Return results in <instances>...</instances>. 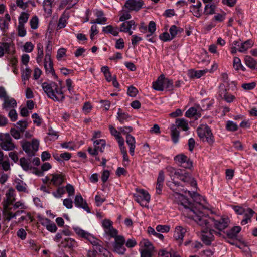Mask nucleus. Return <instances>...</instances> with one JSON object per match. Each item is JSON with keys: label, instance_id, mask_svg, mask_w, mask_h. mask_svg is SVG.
<instances>
[{"label": "nucleus", "instance_id": "4", "mask_svg": "<svg viewBox=\"0 0 257 257\" xmlns=\"http://www.w3.org/2000/svg\"><path fill=\"white\" fill-rule=\"evenodd\" d=\"M177 128L183 131H187L189 128L188 122L184 118L177 119L175 124H172L170 127L171 136L172 141L176 144L179 141V131Z\"/></svg>", "mask_w": 257, "mask_h": 257}, {"label": "nucleus", "instance_id": "2", "mask_svg": "<svg viewBox=\"0 0 257 257\" xmlns=\"http://www.w3.org/2000/svg\"><path fill=\"white\" fill-rule=\"evenodd\" d=\"M195 222L200 226L206 227L207 228H211L213 226L218 230L222 231L225 229L228 225L229 219L227 218H221L219 220L215 219L209 217L208 215H206L202 212L200 213L199 216H196Z\"/></svg>", "mask_w": 257, "mask_h": 257}, {"label": "nucleus", "instance_id": "45", "mask_svg": "<svg viewBox=\"0 0 257 257\" xmlns=\"http://www.w3.org/2000/svg\"><path fill=\"white\" fill-rule=\"evenodd\" d=\"M219 96H234V94L229 91V89L227 90L224 86L220 85L219 87Z\"/></svg>", "mask_w": 257, "mask_h": 257}, {"label": "nucleus", "instance_id": "7", "mask_svg": "<svg viewBox=\"0 0 257 257\" xmlns=\"http://www.w3.org/2000/svg\"><path fill=\"white\" fill-rule=\"evenodd\" d=\"M199 137L203 141L207 142L209 144L213 143L214 140L211 130L207 125H201L197 130Z\"/></svg>", "mask_w": 257, "mask_h": 257}, {"label": "nucleus", "instance_id": "16", "mask_svg": "<svg viewBox=\"0 0 257 257\" xmlns=\"http://www.w3.org/2000/svg\"><path fill=\"white\" fill-rule=\"evenodd\" d=\"M144 4L143 0H127L124 6L131 11H138L142 8Z\"/></svg>", "mask_w": 257, "mask_h": 257}, {"label": "nucleus", "instance_id": "27", "mask_svg": "<svg viewBox=\"0 0 257 257\" xmlns=\"http://www.w3.org/2000/svg\"><path fill=\"white\" fill-rule=\"evenodd\" d=\"M164 80V75L161 74L157 79L153 82L152 87L154 89L157 91H163V81Z\"/></svg>", "mask_w": 257, "mask_h": 257}, {"label": "nucleus", "instance_id": "30", "mask_svg": "<svg viewBox=\"0 0 257 257\" xmlns=\"http://www.w3.org/2000/svg\"><path fill=\"white\" fill-rule=\"evenodd\" d=\"M61 244L65 247H68L69 248H74L77 247V244L75 240L72 238L67 237L63 239Z\"/></svg>", "mask_w": 257, "mask_h": 257}, {"label": "nucleus", "instance_id": "11", "mask_svg": "<svg viewBox=\"0 0 257 257\" xmlns=\"http://www.w3.org/2000/svg\"><path fill=\"white\" fill-rule=\"evenodd\" d=\"M114 238V241L112 243L113 251L119 255L124 254L126 251L124 245L125 242L124 237L122 235H118Z\"/></svg>", "mask_w": 257, "mask_h": 257}, {"label": "nucleus", "instance_id": "31", "mask_svg": "<svg viewBox=\"0 0 257 257\" xmlns=\"http://www.w3.org/2000/svg\"><path fill=\"white\" fill-rule=\"evenodd\" d=\"M253 43L252 41L249 39L244 42L240 43V45L237 50L240 52H244L246 51L249 48L253 46Z\"/></svg>", "mask_w": 257, "mask_h": 257}, {"label": "nucleus", "instance_id": "25", "mask_svg": "<svg viewBox=\"0 0 257 257\" xmlns=\"http://www.w3.org/2000/svg\"><path fill=\"white\" fill-rule=\"evenodd\" d=\"M186 232V229L185 228L180 226H177L174 231V238L180 243L182 242Z\"/></svg>", "mask_w": 257, "mask_h": 257}, {"label": "nucleus", "instance_id": "40", "mask_svg": "<svg viewBox=\"0 0 257 257\" xmlns=\"http://www.w3.org/2000/svg\"><path fill=\"white\" fill-rule=\"evenodd\" d=\"M141 249L153 250L151 243L147 239L143 238L139 243Z\"/></svg>", "mask_w": 257, "mask_h": 257}, {"label": "nucleus", "instance_id": "37", "mask_svg": "<svg viewBox=\"0 0 257 257\" xmlns=\"http://www.w3.org/2000/svg\"><path fill=\"white\" fill-rule=\"evenodd\" d=\"M241 230V227L238 226H234L227 231V235L229 238H235Z\"/></svg>", "mask_w": 257, "mask_h": 257}, {"label": "nucleus", "instance_id": "24", "mask_svg": "<svg viewBox=\"0 0 257 257\" xmlns=\"http://www.w3.org/2000/svg\"><path fill=\"white\" fill-rule=\"evenodd\" d=\"M17 106L16 101L12 98L5 97L3 104V108L6 110H10L14 109Z\"/></svg>", "mask_w": 257, "mask_h": 257}, {"label": "nucleus", "instance_id": "32", "mask_svg": "<svg viewBox=\"0 0 257 257\" xmlns=\"http://www.w3.org/2000/svg\"><path fill=\"white\" fill-rule=\"evenodd\" d=\"M126 143L129 146L130 153L132 156H133L134 154V150L135 148V138L130 135H127L126 136Z\"/></svg>", "mask_w": 257, "mask_h": 257}, {"label": "nucleus", "instance_id": "18", "mask_svg": "<svg viewBox=\"0 0 257 257\" xmlns=\"http://www.w3.org/2000/svg\"><path fill=\"white\" fill-rule=\"evenodd\" d=\"M95 16L97 17L95 20L91 21L92 24H104L106 23L107 19L104 17V13L103 11L98 9H95L93 11Z\"/></svg>", "mask_w": 257, "mask_h": 257}, {"label": "nucleus", "instance_id": "6", "mask_svg": "<svg viewBox=\"0 0 257 257\" xmlns=\"http://www.w3.org/2000/svg\"><path fill=\"white\" fill-rule=\"evenodd\" d=\"M23 150L30 157L34 156L38 150L39 141L36 139H33L32 142L23 141L21 142Z\"/></svg>", "mask_w": 257, "mask_h": 257}, {"label": "nucleus", "instance_id": "19", "mask_svg": "<svg viewBox=\"0 0 257 257\" xmlns=\"http://www.w3.org/2000/svg\"><path fill=\"white\" fill-rule=\"evenodd\" d=\"M14 45L9 42L0 43V58L3 57L5 53L11 54L15 51Z\"/></svg>", "mask_w": 257, "mask_h": 257}, {"label": "nucleus", "instance_id": "15", "mask_svg": "<svg viewBox=\"0 0 257 257\" xmlns=\"http://www.w3.org/2000/svg\"><path fill=\"white\" fill-rule=\"evenodd\" d=\"M174 160L178 165L182 167L190 169L192 166V162L183 154L176 155Z\"/></svg>", "mask_w": 257, "mask_h": 257}, {"label": "nucleus", "instance_id": "55", "mask_svg": "<svg viewBox=\"0 0 257 257\" xmlns=\"http://www.w3.org/2000/svg\"><path fill=\"white\" fill-rule=\"evenodd\" d=\"M15 126L19 129L20 131L23 132L25 131L28 126V123L26 121L20 120L16 123Z\"/></svg>", "mask_w": 257, "mask_h": 257}, {"label": "nucleus", "instance_id": "47", "mask_svg": "<svg viewBox=\"0 0 257 257\" xmlns=\"http://www.w3.org/2000/svg\"><path fill=\"white\" fill-rule=\"evenodd\" d=\"M215 5L214 4H206L204 8V14L205 15H212L215 13Z\"/></svg>", "mask_w": 257, "mask_h": 257}, {"label": "nucleus", "instance_id": "33", "mask_svg": "<svg viewBox=\"0 0 257 257\" xmlns=\"http://www.w3.org/2000/svg\"><path fill=\"white\" fill-rule=\"evenodd\" d=\"M245 64L251 69L257 70V61L250 56H246L244 58Z\"/></svg>", "mask_w": 257, "mask_h": 257}, {"label": "nucleus", "instance_id": "34", "mask_svg": "<svg viewBox=\"0 0 257 257\" xmlns=\"http://www.w3.org/2000/svg\"><path fill=\"white\" fill-rule=\"evenodd\" d=\"M20 163L23 169L25 171H30L33 168L30 160L25 158H21L20 160Z\"/></svg>", "mask_w": 257, "mask_h": 257}, {"label": "nucleus", "instance_id": "8", "mask_svg": "<svg viewBox=\"0 0 257 257\" xmlns=\"http://www.w3.org/2000/svg\"><path fill=\"white\" fill-rule=\"evenodd\" d=\"M170 170L171 172L174 173V177L181 180L184 182L189 183L193 187H196L197 185L196 181L188 173L180 169L176 170L174 168H170Z\"/></svg>", "mask_w": 257, "mask_h": 257}, {"label": "nucleus", "instance_id": "21", "mask_svg": "<svg viewBox=\"0 0 257 257\" xmlns=\"http://www.w3.org/2000/svg\"><path fill=\"white\" fill-rule=\"evenodd\" d=\"M74 203L76 207L81 208L88 213L90 212V210L86 202L83 199L81 194H77L75 196Z\"/></svg>", "mask_w": 257, "mask_h": 257}, {"label": "nucleus", "instance_id": "17", "mask_svg": "<svg viewBox=\"0 0 257 257\" xmlns=\"http://www.w3.org/2000/svg\"><path fill=\"white\" fill-rule=\"evenodd\" d=\"M46 179L54 185L59 186L64 182L65 176L62 173H55L47 177Z\"/></svg>", "mask_w": 257, "mask_h": 257}, {"label": "nucleus", "instance_id": "59", "mask_svg": "<svg viewBox=\"0 0 257 257\" xmlns=\"http://www.w3.org/2000/svg\"><path fill=\"white\" fill-rule=\"evenodd\" d=\"M138 93V89L133 86L128 87L127 93L129 96H136Z\"/></svg>", "mask_w": 257, "mask_h": 257}, {"label": "nucleus", "instance_id": "39", "mask_svg": "<svg viewBox=\"0 0 257 257\" xmlns=\"http://www.w3.org/2000/svg\"><path fill=\"white\" fill-rule=\"evenodd\" d=\"M11 209L12 207L10 206H8L7 208H4L3 214L6 219L8 221L16 218V215H15L14 213L11 211Z\"/></svg>", "mask_w": 257, "mask_h": 257}, {"label": "nucleus", "instance_id": "9", "mask_svg": "<svg viewBox=\"0 0 257 257\" xmlns=\"http://www.w3.org/2000/svg\"><path fill=\"white\" fill-rule=\"evenodd\" d=\"M104 236L114 238L118 236V231L113 226V222L109 219H105L101 222Z\"/></svg>", "mask_w": 257, "mask_h": 257}, {"label": "nucleus", "instance_id": "29", "mask_svg": "<svg viewBox=\"0 0 257 257\" xmlns=\"http://www.w3.org/2000/svg\"><path fill=\"white\" fill-rule=\"evenodd\" d=\"M133 27V29L135 30L136 28L135 22L134 20H130L125 21L122 23L120 25V31L127 33Z\"/></svg>", "mask_w": 257, "mask_h": 257}, {"label": "nucleus", "instance_id": "12", "mask_svg": "<svg viewBox=\"0 0 257 257\" xmlns=\"http://www.w3.org/2000/svg\"><path fill=\"white\" fill-rule=\"evenodd\" d=\"M202 227L201 231V240L206 245H209L211 244L212 241L213 240V233H215L218 235H220L219 232H217L214 230L211 229V227L207 228L206 227Z\"/></svg>", "mask_w": 257, "mask_h": 257}, {"label": "nucleus", "instance_id": "28", "mask_svg": "<svg viewBox=\"0 0 257 257\" xmlns=\"http://www.w3.org/2000/svg\"><path fill=\"white\" fill-rule=\"evenodd\" d=\"M133 27V29L135 30L136 28L135 22L134 20H130L125 21L122 23L120 25V31L127 33Z\"/></svg>", "mask_w": 257, "mask_h": 257}, {"label": "nucleus", "instance_id": "42", "mask_svg": "<svg viewBox=\"0 0 257 257\" xmlns=\"http://www.w3.org/2000/svg\"><path fill=\"white\" fill-rule=\"evenodd\" d=\"M68 17L64 13L60 17L57 25V29L64 28L66 26L67 20Z\"/></svg>", "mask_w": 257, "mask_h": 257}, {"label": "nucleus", "instance_id": "5", "mask_svg": "<svg viewBox=\"0 0 257 257\" xmlns=\"http://www.w3.org/2000/svg\"><path fill=\"white\" fill-rule=\"evenodd\" d=\"M136 193L133 194L134 200L142 207H148L150 201V195L149 193L142 189L136 188Z\"/></svg>", "mask_w": 257, "mask_h": 257}, {"label": "nucleus", "instance_id": "1", "mask_svg": "<svg viewBox=\"0 0 257 257\" xmlns=\"http://www.w3.org/2000/svg\"><path fill=\"white\" fill-rule=\"evenodd\" d=\"M175 202L180 205L179 209L182 210L184 215L188 218H192L195 221L196 216H199L202 211L193 208V206L188 200L183 195L177 192L173 194Z\"/></svg>", "mask_w": 257, "mask_h": 257}, {"label": "nucleus", "instance_id": "53", "mask_svg": "<svg viewBox=\"0 0 257 257\" xmlns=\"http://www.w3.org/2000/svg\"><path fill=\"white\" fill-rule=\"evenodd\" d=\"M13 208L14 209L19 208L22 210H26L28 208V206L24 201L21 200L16 202L13 204Z\"/></svg>", "mask_w": 257, "mask_h": 257}, {"label": "nucleus", "instance_id": "51", "mask_svg": "<svg viewBox=\"0 0 257 257\" xmlns=\"http://www.w3.org/2000/svg\"><path fill=\"white\" fill-rule=\"evenodd\" d=\"M209 70L207 69H205L204 70H201L198 71H192L191 73H190V76L191 77H196L199 78L201 77L203 75H204L206 72H208Z\"/></svg>", "mask_w": 257, "mask_h": 257}, {"label": "nucleus", "instance_id": "35", "mask_svg": "<svg viewBox=\"0 0 257 257\" xmlns=\"http://www.w3.org/2000/svg\"><path fill=\"white\" fill-rule=\"evenodd\" d=\"M102 31L105 33L111 34L114 36H117L119 33L118 28H114L111 25L103 27Z\"/></svg>", "mask_w": 257, "mask_h": 257}, {"label": "nucleus", "instance_id": "64", "mask_svg": "<svg viewBox=\"0 0 257 257\" xmlns=\"http://www.w3.org/2000/svg\"><path fill=\"white\" fill-rule=\"evenodd\" d=\"M197 113V110L194 107L190 108L185 113V116L188 118L194 116Z\"/></svg>", "mask_w": 257, "mask_h": 257}, {"label": "nucleus", "instance_id": "20", "mask_svg": "<svg viewBox=\"0 0 257 257\" xmlns=\"http://www.w3.org/2000/svg\"><path fill=\"white\" fill-rule=\"evenodd\" d=\"M15 190L13 189H10L6 193V199L3 202V208H7L13 204L15 201Z\"/></svg>", "mask_w": 257, "mask_h": 257}, {"label": "nucleus", "instance_id": "52", "mask_svg": "<svg viewBox=\"0 0 257 257\" xmlns=\"http://www.w3.org/2000/svg\"><path fill=\"white\" fill-rule=\"evenodd\" d=\"M52 50V42L51 41H48L46 48V55L45 56V58H46V60H50V58H51Z\"/></svg>", "mask_w": 257, "mask_h": 257}, {"label": "nucleus", "instance_id": "48", "mask_svg": "<svg viewBox=\"0 0 257 257\" xmlns=\"http://www.w3.org/2000/svg\"><path fill=\"white\" fill-rule=\"evenodd\" d=\"M29 16V14L27 12H21L18 18L19 24L24 25L28 21Z\"/></svg>", "mask_w": 257, "mask_h": 257}, {"label": "nucleus", "instance_id": "14", "mask_svg": "<svg viewBox=\"0 0 257 257\" xmlns=\"http://www.w3.org/2000/svg\"><path fill=\"white\" fill-rule=\"evenodd\" d=\"M106 143L104 139H98L93 141L94 148L89 147L88 151L92 156L98 154V152H103L106 146Z\"/></svg>", "mask_w": 257, "mask_h": 257}, {"label": "nucleus", "instance_id": "50", "mask_svg": "<svg viewBox=\"0 0 257 257\" xmlns=\"http://www.w3.org/2000/svg\"><path fill=\"white\" fill-rule=\"evenodd\" d=\"M61 146L64 149H68L70 151H73L77 149L76 145L72 142H68L62 143Z\"/></svg>", "mask_w": 257, "mask_h": 257}, {"label": "nucleus", "instance_id": "10", "mask_svg": "<svg viewBox=\"0 0 257 257\" xmlns=\"http://www.w3.org/2000/svg\"><path fill=\"white\" fill-rule=\"evenodd\" d=\"M0 146L5 151H12L15 145L9 133H0Z\"/></svg>", "mask_w": 257, "mask_h": 257}, {"label": "nucleus", "instance_id": "41", "mask_svg": "<svg viewBox=\"0 0 257 257\" xmlns=\"http://www.w3.org/2000/svg\"><path fill=\"white\" fill-rule=\"evenodd\" d=\"M24 215L18 219V222H25L26 223L31 222L33 220V217L29 212H24Z\"/></svg>", "mask_w": 257, "mask_h": 257}, {"label": "nucleus", "instance_id": "13", "mask_svg": "<svg viewBox=\"0 0 257 257\" xmlns=\"http://www.w3.org/2000/svg\"><path fill=\"white\" fill-rule=\"evenodd\" d=\"M73 229L79 236L88 240L94 245L98 244L99 240L90 233L78 226L73 227Z\"/></svg>", "mask_w": 257, "mask_h": 257}, {"label": "nucleus", "instance_id": "60", "mask_svg": "<svg viewBox=\"0 0 257 257\" xmlns=\"http://www.w3.org/2000/svg\"><path fill=\"white\" fill-rule=\"evenodd\" d=\"M65 191L68 194L69 197L73 196L75 193V189L74 186L70 184H68L65 187Z\"/></svg>", "mask_w": 257, "mask_h": 257}, {"label": "nucleus", "instance_id": "3", "mask_svg": "<svg viewBox=\"0 0 257 257\" xmlns=\"http://www.w3.org/2000/svg\"><path fill=\"white\" fill-rule=\"evenodd\" d=\"M56 80L58 84L53 81L45 82L42 83V88L48 96H51V95L56 96V94L60 95L64 94L63 89L65 87L63 85V81L58 78Z\"/></svg>", "mask_w": 257, "mask_h": 257}, {"label": "nucleus", "instance_id": "22", "mask_svg": "<svg viewBox=\"0 0 257 257\" xmlns=\"http://www.w3.org/2000/svg\"><path fill=\"white\" fill-rule=\"evenodd\" d=\"M44 68L46 73H51L55 79H58V76L55 73L53 67V63L51 58H50V60H46V58H45Z\"/></svg>", "mask_w": 257, "mask_h": 257}, {"label": "nucleus", "instance_id": "61", "mask_svg": "<svg viewBox=\"0 0 257 257\" xmlns=\"http://www.w3.org/2000/svg\"><path fill=\"white\" fill-rule=\"evenodd\" d=\"M9 28V23L7 20L2 18L0 19V29L5 32Z\"/></svg>", "mask_w": 257, "mask_h": 257}, {"label": "nucleus", "instance_id": "36", "mask_svg": "<svg viewBox=\"0 0 257 257\" xmlns=\"http://www.w3.org/2000/svg\"><path fill=\"white\" fill-rule=\"evenodd\" d=\"M15 186L19 192H25L27 191V185L21 180L16 179L15 180Z\"/></svg>", "mask_w": 257, "mask_h": 257}, {"label": "nucleus", "instance_id": "44", "mask_svg": "<svg viewBox=\"0 0 257 257\" xmlns=\"http://www.w3.org/2000/svg\"><path fill=\"white\" fill-rule=\"evenodd\" d=\"M53 1L54 0H44L43 1L44 10L46 13L49 14H51L52 13V7Z\"/></svg>", "mask_w": 257, "mask_h": 257}, {"label": "nucleus", "instance_id": "54", "mask_svg": "<svg viewBox=\"0 0 257 257\" xmlns=\"http://www.w3.org/2000/svg\"><path fill=\"white\" fill-rule=\"evenodd\" d=\"M65 193V189L64 187H59L57 190L52 193L53 195L56 198H60Z\"/></svg>", "mask_w": 257, "mask_h": 257}, {"label": "nucleus", "instance_id": "23", "mask_svg": "<svg viewBox=\"0 0 257 257\" xmlns=\"http://www.w3.org/2000/svg\"><path fill=\"white\" fill-rule=\"evenodd\" d=\"M255 213L254 211L249 208H245L244 212L242 215H243V219L241 221V224L244 225L251 221V218Z\"/></svg>", "mask_w": 257, "mask_h": 257}, {"label": "nucleus", "instance_id": "43", "mask_svg": "<svg viewBox=\"0 0 257 257\" xmlns=\"http://www.w3.org/2000/svg\"><path fill=\"white\" fill-rule=\"evenodd\" d=\"M31 3L32 6L35 7L36 4L34 1L29 0L25 3H24L23 0H16V4L19 8L25 10L28 7V3Z\"/></svg>", "mask_w": 257, "mask_h": 257}, {"label": "nucleus", "instance_id": "56", "mask_svg": "<svg viewBox=\"0 0 257 257\" xmlns=\"http://www.w3.org/2000/svg\"><path fill=\"white\" fill-rule=\"evenodd\" d=\"M32 71L29 68H26L25 70H23L22 73V80L25 81L29 80Z\"/></svg>", "mask_w": 257, "mask_h": 257}, {"label": "nucleus", "instance_id": "57", "mask_svg": "<svg viewBox=\"0 0 257 257\" xmlns=\"http://www.w3.org/2000/svg\"><path fill=\"white\" fill-rule=\"evenodd\" d=\"M31 27L32 29H36L38 27L39 19L37 16L32 18L30 21Z\"/></svg>", "mask_w": 257, "mask_h": 257}, {"label": "nucleus", "instance_id": "38", "mask_svg": "<svg viewBox=\"0 0 257 257\" xmlns=\"http://www.w3.org/2000/svg\"><path fill=\"white\" fill-rule=\"evenodd\" d=\"M163 90L172 91L174 89V85L173 80L166 78L164 76V80L163 81Z\"/></svg>", "mask_w": 257, "mask_h": 257}, {"label": "nucleus", "instance_id": "26", "mask_svg": "<svg viewBox=\"0 0 257 257\" xmlns=\"http://www.w3.org/2000/svg\"><path fill=\"white\" fill-rule=\"evenodd\" d=\"M116 118L121 123H123L129 121L131 119V116L127 113L119 108L117 113Z\"/></svg>", "mask_w": 257, "mask_h": 257}, {"label": "nucleus", "instance_id": "49", "mask_svg": "<svg viewBox=\"0 0 257 257\" xmlns=\"http://www.w3.org/2000/svg\"><path fill=\"white\" fill-rule=\"evenodd\" d=\"M237 124L233 121L228 120L226 122V129L228 131L230 132H234L237 130L238 129Z\"/></svg>", "mask_w": 257, "mask_h": 257}, {"label": "nucleus", "instance_id": "46", "mask_svg": "<svg viewBox=\"0 0 257 257\" xmlns=\"http://www.w3.org/2000/svg\"><path fill=\"white\" fill-rule=\"evenodd\" d=\"M156 29V23L153 21H151L148 26V34L146 35L147 38H149L153 35Z\"/></svg>", "mask_w": 257, "mask_h": 257}, {"label": "nucleus", "instance_id": "62", "mask_svg": "<svg viewBox=\"0 0 257 257\" xmlns=\"http://www.w3.org/2000/svg\"><path fill=\"white\" fill-rule=\"evenodd\" d=\"M18 35L20 37H24L26 34V30L25 28L24 25L19 24L18 28Z\"/></svg>", "mask_w": 257, "mask_h": 257}, {"label": "nucleus", "instance_id": "58", "mask_svg": "<svg viewBox=\"0 0 257 257\" xmlns=\"http://www.w3.org/2000/svg\"><path fill=\"white\" fill-rule=\"evenodd\" d=\"M34 46L31 42H27L23 46V51L25 52L30 53L34 49Z\"/></svg>", "mask_w": 257, "mask_h": 257}, {"label": "nucleus", "instance_id": "63", "mask_svg": "<svg viewBox=\"0 0 257 257\" xmlns=\"http://www.w3.org/2000/svg\"><path fill=\"white\" fill-rule=\"evenodd\" d=\"M159 39L164 42L171 41L172 40L170 34L167 32L161 34L159 35Z\"/></svg>", "mask_w": 257, "mask_h": 257}]
</instances>
